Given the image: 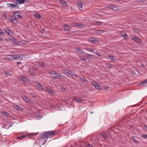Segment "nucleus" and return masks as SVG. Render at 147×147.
<instances>
[{"label":"nucleus","mask_w":147,"mask_h":147,"mask_svg":"<svg viewBox=\"0 0 147 147\" xmlns=\"http://www.w3.org/2000/svg\"><path fill=\"white\" fill-rule=\"evenodd\" d=\"M46 132L48 136V138L53 137L57 134V132L56 131H46Z\"/></svg>","instance_id":"nucleus-1"},{"label":"nucleus","mask_w":147,"mask_h":147,"mask_svg":"<svg viewBox=\"0 0 147 147\" xmlns=\"http://www.w3.org/2000/svg\"><path fill=\"white\" fill-rule=\"evenodd\" d=\"M13 15L17 19H18L22 18V14L20 12H15L13 13Z\"/></svg>","instance_id":"nucleus-2"},{"label":"nucleus","mask_w":147,"mask_h":147,"mask_svg":"<svg viewBox=\"0 0 147 147\" xmlns=\"http://www.w3.org/2000/svg\"><path fill=\"white\" fill-rule=\"evenodd\" d=\"M18 3L16 2L15 3H12L11 4H7V7H10L12 8H14L15 7H18V6L17 5L18 4Z\"/></svg>","instance_id":"nucleus-3"},{"label":"nucleus","mask_w":147,"mask_h":147,"mask_svg":"<svg viewBox=\"0 0 147 147\" xmlns=\"http://www.w3.org/2000/svg\"><path fill=\"white\" fill-rule=\"evenodd\" d=\"M20 80L22 81L27 82L28 81H30V80L28 78L23 76H21Z\"/></svg>","instance_id":"nucleus-4"},{"label":"nucleus","mask_w":147,"mask_h":147,"mask_svg":"<svg viewBox=\"0 0 147 147\" xmlns=\"http://www.w3.org/2000/svg\"><path fill=\"white\" fill-rule=\"evenodd\" d=\"M92 85L94 86L97 89H101V86L97 83L94 82V83L92 84Z\"/></svg>","instance_id":"nucleus-5"},{"label":"nucleus","mask_w":147,"mask_h":147,"mask_svg":"<svg viewBox=\"0 0 147 147\" xmlns=\"http://www.w3.org/2000/svg\"><path fill=\"white\" fill-rule=\"evenodd\" d=\"M64 73L65 74L67 75L68 76L73 75H72V72L69 70H64Z\"/></svg>","instance_id":"nucleus-6"},{"label":"nucleus","mask_w":147,"mask_h":147,"mask_svg":"<svg viewBox=\"0 0 147 147\" xmlns=\"http://www.w3.org/2000/svg\"><path fill=\"white\" fill-rule=\"evenodd\" d=\"M57 74V78L59 79H64L66 78V77L64 76L59 73H56Z\"/></svg>","instance_id":"nucleus-7"},{"label":"nucleus","mask_w":147,"mask_h":147,"mask_svg":"<svg viewBox=\"0 0 147 147\" xmlns=\"http://www.w3.org/2000/svg\"><path fill=\"white\" fill-rule=\"evenodd\" d=\"M47 134L46 131L45 133H42L40 135V137L41 138L43 139H46L48 138Z\"/></svg>","instance_id":"nucleus-8"},{"label":"nucleus","mask_w":147,"mask_h":147,"mask_svg":"<svg viewBox=\"0 0 147 147\" xmlns=\"http://www.w3.org/2000/svg\"><path fill=\"white\" fill-rule=\"evenodd\" d=\"M131 38L137 42L139 43L140 41V40L137 37L135 36L134 35L132 36Z\"/></svg>","instance_id":"nucleus-9"},{"label":"nucleus","mask_w":147,"mask_h":147,"mask_svg":"<svg viewBox=\"0 0 147 147\" xmlns=\"http://www.w3.org/2000/svg\"><path fill=\"white\" fill-rule=\"evenodd\" d=\"M104 32V31L100 30H95L94 32V34H100Z\"/></svg>","instance_id":"nucleus-10"},{"label":"nucleus","mask_w":147,"mask_h":147,"mask_svg":"<svg viewBox=\"0 0 147 147\" xmlns=\"http://www.w3.org/2000/svg\"><path fill=\"white\" fill-rule=\"evenodd\" d=\"M72 25L76 27H80V28L82 27V26H83V25L81 24L80 23H74L72 24Z\"/></svg>","instance_id":"nucleus-11"},{"label":"nucleus","mask_w":147,"mask_h":147,"mask_svg":"<svg viewBox=\"0 0 147 147\" xmlns=\"http://www.w3.org/2000/svg\"><path fill=\"white\" fill-rule=\"evenodd\" d=\"M93 24L96 26H98L102 24V23L98 21H95L93 22Z\"/></svg>","instance_id":"nucleus-12"},{"label":"nucleus","mask_w":147,"mask_h":147,"mask_svg":"<svg viewBox=\"0 0 147 147\" xmlns=\"http://www.w3.org/2000/svg\"><path fill=\"white\" fill-rule=\"evenodd\" d=\"M121 36L125 39H127L128 38V36L127 34L124 32H121Z\"/></svg>","instance_id":"nucleus-13"},{"label":"nucleus","mask_w":147,"mask_h":147,"mask_svg":"<svg viewBox=\"0 0 147 147\" xmlns=\"http://www.w3.org/2000/svg\"><path fill=\"white\" fill-rule=\"evenodd\" d=\"M78 7L80 10H83V5L81 2L78 3Z\"/></svg>","instance_id":"nucleus-14"},{"label":"nucleus","mask_w":147,"mask_h":147,"mask_svg":"<svg viewBox=\"0 0 147 147\" xmlns=\"http://www.w3.org/2000/svg\"><path fill=\"white\" fill-rule=\"evenodd\" d=\"M22 98L24 100L28 103H29L31 101L30 99L26 97L25 96H23L22 97Z\"/></svg>","instance_id":"nucleus-15"},{"label":"nucleus","mask_w":147,"mask_h":147,"mask_svg":"<svg viewBox=\"0 0 147 147\" xmlns=\"http://www.w3.org/2000/svg\"><path fill=\"white\" fill-rule=\"evenodd\" d=\"M36 86L39 88L40 90H43V88L42 87V85L39 83H36Z\"/></svg>","instance_id":"nucleus-16"},{"label":"nucleus","mask_w":147,"mask_h":147,"mask_svg":"<svg viewBox=\"0 0 147 147\" xmlns=\"http://www.w3.org/2000/svg\"><path fill=\"white\" fill-rule=\"evenodd\" d=\"M108 57L110 59L111 61L112 62L115 61V59L113 58V56L111 55H108Z\"/></svg>","instance_id":"nucleus-17"},{"label":"nucleus","mask_w":147,"mask_h":147,"mask_svg":"<svg viewBox=\"0 0 147 147\" xmlns=\"http://www.w3.org/2000/svg\"><path fill=\"white\" fill-rule=\"evenodd\" d=\"M92 42L95 43V44L96 45H98L99 44V42L98 40L94 38H92Z\"/></svg>","instance_id":"nucleus-18"},{"label":"nucleus","mask_w":147,"mask_h":147,"mask_svg":"<svg viewBox=\"0 0 147 147\" xmlns=\"http://www.w3.org/2000/svg\"><path fill=\"white\" fill-rule=\"evenodd\" d=\"M31 135V134H30V135H22V136H21L18 137L17 138V139H22V138H25V137H26V136L30 137V135Z\"/></svg>","instance_id":"nucleus-19"},{"label":"nucleus","mask_w":147,"mask_h":147,"mask_svg":"<svg viewBox=\"0 0 147 147\" xmlns=\"http://www.w3.org/2000/svg\"><path fill=\"white\" fill-rule=\"evenodd\" d=\"M56 73H58L55 71H53L52 73H51V74L52 76V77L54 78H57V74Z\"/></svg>","instance_id":"nucleus-20"},{"label":"nucleus","mask_w":147,"mask_h":147,"mask_svg":"<svg viewBox=\"0 0 147 147\" xmlns=\"http://www.w3.org/2000/svg\"><path fill=\"white\" fill-rule=\"evenodd\" d=\"M12 56V58L15 59H18L19 58H21V55H11Z\"/></svg>","instance_id":"nucleus-21"},{"label":"nucleus","mask_w":147,"mask_h":147,"mask_svg":"<svg viewBox=\"0 0 147 147\" xmlns=\"http://www.w3.org/2000/svg\"><path fill=\"white\" fill-rule=\"evenodd\" d=\"M14 107L18 111H21L22 110V108L16 105H14Z\"/></svg>","instance_id":"nucleus-22"},{"label":"nucleus","mask_w":147,"mask_h":147,"mask_svg":"<svg viewBox=\"0 0 147 147\" xmlns=\"http://www.w3.org/2000/svg\"><path fill=\"white\" fill-rule=\"evenodd\" d=\"M5 32L9 35L11 36L12 34V32L9 29H6Z\"/></svg>","instance_id":"nucleus-23"},{"label":"nucleus","mask_w":147,"mask_h":147,"mask_svg":"<svg viewBox=\"0 0 147 147\" xmlns=\"http://www.w3.org/2000/svg\"><path fill=\"white\" fill-rule=\"evenodd\" d=\"M64 27L65 30H66L67 31L70 28L69 26L67 24L64 25Z\"/></svg>","instance_id":"nucleus-24"},{"label":"nucleus","mask_w":147,"mask_h":147,"mask_svg":"<svg viewBox=\"0 0 147 147\" xmlns=\"http://www.w3.org/2000/svg\"><path fill=\"white\" fill-rule=\"evenodd\" d=\"M94 55H92V56H93L94 58H98V56H100V53H94Z\"/></svg>","instance_id":"nucleus-25"},{"label":"nucleus","mask_w":147,"mask_h":147,"mask_svg":"<svg viewBox=\"0 0 147 147\" xmlns=\"http://www.w3.org/2000/svg\"><path fill=\"white\" fill-rule=\"evenodd\" d=\"M146 84H147V80L141 82L139 85H144Z\"/></svg>","instance_id":"nucleus-26"},{"label":"nucleus","mask_w":147,"mask_h":147,"mask_svg":"<svg viewBox=\"0 0 147 147\" xmlns=\"http://www.w3.org/2000/svg\"><path fill=\"white\" fill-rule=\"evenodd\" d=\"M46 90L47 92L50 93H53V91L51 89L47 88H46Z\"/></svg>","instance_id":"nucleus-27"},{"label":"nucleus","mask_w":147,"mask_h":147,"mask_svg":"<svg viewBox=\"0 0 147 147\" xmlns=\"http://www.w3.org/2000/svg\"><path fill=\"white\" fill-rule=\"evenodd\" d=\"M111 9L115 11L117 10L118 9L117 7L115 6L112 5Z\"/></svg>","instance_id":"nucleus-28"},{"label":"nucleus","mask_w":147,"mask_h":147,"mask_svg":"<svg viewBox=\"0 0 147 147\" xmlns=\"http://www.w3.org/2000/svg\"><path fill=\"white\" fill-rule=\"evenodd\" d=\"M2 113L5 116H9V115H10L9 114L5 111H2Z\"/></svg>","instance_id":"nucleus-29"},{"label":"nucleus","mask_w":147,"mask_h":147,"mask_svg":"<svg viewBox=\"0 0 147 147\" xmlns=\"http://www.w3.org/2000/svg\"><path fill=\"white\" fill-rule=\"evenodd\" d=\"M16 2H17L18 3L21 4L23 3H24V1L25 0H16Z\"/></svg>","instance_id":"nucleus-30"},{"label":"nucleus","mask_w":147,"mask_h":147,"mask_svg":"<svg viewBox=\"0 0 147 147\" xmlns=\"http://www.w3.org/2000/svg\"><path fill=\"white\" fill-rule=\"evenodd\" d=\"M80 78L81 80H82L84 82H86V78L84 76H82L80 77Z\"/></svg>","instance_id":"nucleus-31"},{"label":"nucleus","mask_w":147,"mask_h":147,"mask_svg":"<svg viewBox=\"0 0 147 147\" xmlns=\"http://www.w3.org/2000/svg\"><path fill=\"white\" fill-rule=\"evenodd\" d=\"M12 22L14 24L17 23V21L15 18H13L11 20Z\"/></svg>","instance_id":"nucleus-32"},{"label":"nucleus","mask_w":147,"mask_h":147,"mask_svg":"<svg viewBox=\"0 0 147 147\" xmlns=\"http://www.w3.org/2000/svg\"><path fill=\"white\" fill-rule=\"evenodd\" d=\"M76 49H77V51L79 53H84V52L82 51L81 49L79 48H76Z\"/></svg>","instance_id":"nucleus-33"},{"label":"nucleus","mask_w":147,"mask_h":147,"mask_svg":"<svg viewBox=\"0 0 147 147\" xmlns=\"http://www.w3.org/2000/svg\"><path fill=\"white\" fill-rule=\"evenodd\" d=\"M102 136L103 138L105 140L108 138L107 135L105 134H102Z\"/></svg>","instance_id":"nucleus-34"},{"label":"nucleus","mask_w":147,"mask_h":147,"mask_svg":"<svg viewBox=\"0 0 147 147\" xmlns=\"http://www.w3.org/2000/svg\"><path fill=\"white\" fill-rule=\"evenodd\" d=\"M60 3L63 5H67V3L66 2H64V1L61 0Z\"/></svg>","instance_id":"nucleus-35"},{"label":"nucleus","mask_w":147,"mask_h":147,"mask_svg":"<svg viewBox=\"0 0 147 147\" xmlns=\"http://www.w3.org/2000/svg\"><path fill=\"white\" fill-rule=\"evenodd\" d=\"M35 17L36 18L40 19L41 18V16L39 14H35Z\"/></svg>","instance_id":"nucleus-36"},{"label":"nucleus","mask_w":147,"mask_h":147,"mask_svg":"<svg viewBox=\"0 0 147 147\" xmlns=\"http://www.w3.org/2000/svg\"><path fill=\"white\" fill-rule=\"evenodd\" d=\"M132 140L136 143H138V142L137 140H136L135 138L134 137H132Z\"/></svg>","instance_id":"nucleus-37"},{"label":"nucleus","mask_w":147,"mask_h":147,"mask_svg":"<svg viewBox=\"0 0 147 147\" xmlns=\"http://www.w3.org/2000/svg\"><path fill=\"white\" fill-rule=\"evenodd\" d=\"M80 99L77 97H74L73 98V100H76V102H78Z\"/></svg>","instance_id":"nucleus-38"},{"label":"nucleus","mask_w":147,"mask_h":147,"mask_svg":"<svg viewBox=\"0 0 147 147\" xmlns=\"http://www.w3.org/2000/svg\"><path fill=\"white\" fill-rule=\"evenodd\" d=\"M39 64L41 66L45 67V64L42 62L39 63Z\"/></svg>","instance_id":"nucleus-39"},{"label":"nucleus","mask_w":147,"mask_h":147,"mask_svg":"<svg viewBox=\"0 0 147 147\" xmlns=\"http://www.w3.org/2000/svg\"><path fill=\"white\" fill-rule=\"evenodd\" d=\"M5 73L6 75L9 76L11 75V74L8 71H5Z\"/></svg>","instance_id":"nucleus-40"},{"label":"nucleus","mask_w":147,"mask_h":147,"mask_svg":"<svg viewBox=\"0 0 147 147\" xmlns=\"http://www.w3.org/2000/svg\"><path fill=\"white\" fill-rule=\"evenodd\" d=\"M112 5L110 4L107 6V7L108 8H110L111 9Z\"/></svg>","instance_id":"nucleus-41"},{"label":"nucleus","mask_w":147,"mask_h":147,"mask_svg":"<svg viewBox=\"0 0 147 147\" xmlns=\"http://www.w3.org/2000/svg\"><path fill=\"white\" fill-rule=\"evenodd\" d=\"M142 136L144 138H147V135L145 134H143L142 135Z\"/></svg>","instance_id":"nucleus-42"},{"label":"nucleus","mask_w":147,"mask_h":147,"mask_svg":"<svg viewBox=\"0 0 147 147\" xmlns=\"http://www.w3.org/2000/svg\"><path fill=\"white\" fill-rule=\"evenodd\" d=\"M84 101V100H83L82 99H80L78 101V102L79 103H81L83 102Z\"/></svg>","instance_id":"nucleus-43"},{"label":"nucleus","mask_w":147,"mask_h":147,"mask_svg":"<svg viewBox=\"0 0 147 147\" xmlns=\"http://www.w3.org/2000/svg\"><path fill=\"white\" fill-rule=\"evenodd\" d=\"M29 94L30 95H31L32 97H35L36 96L35 94L32 93H30Z\"/></svg>","instance_id":"nucleus-44"},{"label":"nucleus","mask_w":147,"mask_h":147,"mask_svg":"<svg viewBox=\"0 0 147 147\" xmlns=\"http://www.w3.org/2000/svg\"><path fill=\"white\" fill-rule=\"evenodd\" d=\"M80 59L84 61H85L86 60V59L84 57H81Z\"/></svg>","instance_id":"nucleus-45"},{"label":"nucleus","mask_w":147,"mask_h":147,"mask_svg":"<svg viewBox=\"0 0 147 147\" xmlns=\"http://www.w3.org/2000/svg\"><path fill=\"white\" fill-rule=\"evenodd\" d=\"M0 34H1V36H3L4 34V33L1 30H0Z\"/></svg>","instance_id":"nucleus-46"},{"label":"nucleus","mask_w":147,"mask_h":147,"mask_svg":"<svg viewBox=\"0 0 147 147\" xmlns=\"http://www.w3.org/2000/svg\"><path fill=\"white\" fill-rule=\"evenodd\" d=\"M3 16L5 18H6L7 17V15L5 13H3Z\"/></svg>","instance_id":"nucleus-47"},{"label":"nucleus","mask_w":147,"mask_h":147,"mask_svg":"<svg viewBox=\"0 0 147 147\" xmlns=\"http://www.w3.org/2000/svg\"><path fill=\"white\" fill-rule=\"evenodd\" d=\"M91 55L88 54H86V56L88 58H91Z\"/></svg>","instance_id":"nucleus-48"},{"label":"nucleus","mask_w":147,"mask_h":147,"mask_svg":"<svg viewBox=\"0 0 147 147\" xmlns=\"http://www.w3.org/2000/svg\"><path fill=\"white\" fill-rule=\"evenodd\" d=\"M30 74L32 76H35L34 74L33 73H31Z\"/></svg>","instance_id":"nucleus-49"},{"label":"nucleus","mask_w":147,"mask_h":147,"mask_svg":"<svg viewBox=\"0 0 147 147\" xmlns=\"http://www.w3.org/2000/svg\"><path fill=\"white\" fill-rule=\"evenodd\" d=\"M22 63L20 62H17L16 64L17 65H20Z\"/></svg>","instance_id":"nucleus-50"},{"label":"nucleus","mask_w":147,"mask_h":147,"mask_svg":"<svg viewBox=\"0 0 147 147\" xmlns=\"http://www.w3.org/2000/svg\"><path fill=\"white\" fill-rule=\"evenodd\" d=\"M13 42L14 43H16V41H17V40H16V39L13 38Z\"/></svg>","instance_id":"nucleus-51"},{"label":"nucleus","mask_w":147,"mask_h":147,"mask_svg":"<svg viewBox=\"0 0 147 147\" xmlns=\"http://www.w3.org/2000/svg\"><path fill=\"white\" fill-rule=\"evenodd\" d=\"M87 50L88 51H89L90 52H91L92 51V49H87Z\"/></svg>","instance_id":"nucleus-52"},{"label":"nucleus","mask_w":147,"mask_h":147,"mask_svg":"<svg viewBox=\"0 0 147 147\" xmlns=\"http://www.w3.org/2000/svg\"><path fill=\"white\" fill-rule=\"evenodd\" d=\"M104 88L105 89H107L108 88V87L107 86H105V87H104Z\"/></svg>","instance_id":"nucleus-53"},{"label":"nucleus","mask_w":147,"mask_h":147,"mask_svg":"<svg viewBox=\"0 0 147 147\" xmlns=\"http://www.w3.org/2000/svg\"><path fill=\"white\" fill-rule=\"evenodd\" d=\"M5 59L6 60H9V58H8L7 57H6L5 58Z\"/></svg>","instance_id":"nucleus-54"},{"label":"nucleus","mask_w":147,"mask_h":147,"mask_svg":"<svg viewBox=\"0 0 147 147\" xmlns=\"http://www.w3.org/2000/svg\"><path fill=\"white\" fill-rule=\"evenodd\" d=\"M3 40V38L1 37H0V41H2Z\"/></svg>","instance_id":"nucleus-55"},{"label":"nucleus","mask_w":147,"mask_h":147,"mask_svg":"<svg viewBox=\"0 0 147 147\" xmlns=\"http://www.w3.org/2000/svg\"><path fill=\"white\" fill-rule=\"evenodd\" d=\"M46 142H47V141L46 140H45L44 141V143L43 144H44L45 143H46Z\"/></svg>","instance_id":"nucleus-56"},{"label":"nucleus","mask_w":147,"mask_h":147,"mask_svg":"<svg viewBox=\"0 0 147 147\" xmlns=\"http://www.w3.org/2000/svg\"><path fill=\"white\" fill-rule=\"evenodd\" d=\"M92 147V146L91 145H90L89 144V146H87V147Z\"/></svg>","instance_id":"nucleus-57"},{"label":"nucleus","mask_w":147,"mask_h":147,"mask_svg":"<svg viewBox=\"0 0 147 147\" xmlns=\"http://www.w3.org/2000/svg\"><path fill=\"white\" fill-rule=\"evenodd\" d=\"M144 126H145V127L146 128V129H147V127L146 126H145V125H144Z\"/></svg>","instance_id":"nucleus-58"},{"label":"nucleus","mask_w":147,"mask_h":147,"mask_svg":"<svg viewBox=\"0 0 147 147\" xmlns=\"http://www.w3.org/2000/svg\"><path fill=\"white\" fill-rule=\"evenodd\" d=\"M111 65H109V67H108V68H109L111 67Z\"/></svg>","instance_id":"nucleus-59"},{"label":"nucleus","mask_w":147,"mask_h":147,"mask_svg":"<svg viewBox=\"0 0 147 147\" xmlns=\"http://www.w3.org/2000/svg\"><path fill=\"white\" fill-rule=\"evenodd\" d=\"M74 76H76V77H77V75H76V74H75V75H74Z\"/></svg>","instance_id":"nucleus-60"},{"label":"nucleus","mask_w":147,"mask_h":147,"mask_svg":"<svg viewBox=\"0 0 147 147\" xmlns=\"http://www.w3.org/2000/svg\"><path fill=\"white\" fill-rule=\"evenodd\" d=\"M40 117H41V116H39L38 117V118H39Z\"/></svg>","instance_id":"nucleus-61"},{"label":"nucleus","mask_w":147,"mask_h":147,"mask_svg":"<svg viewBox=\"0 0 147 147\" xmlns=\"http://www.w3.org/2000/svg\"><path fill=\"white\" fill-rule=\"evenodd\" d=\"M134 71H133V72H132V73H134Z\"/></svg>","instance_id":"nucleus-62"},{"label":"nucleus","mask_w":147,"mask_h":147,"mask_svg":"<svg viewBox=\"0 0 147 147\" xmlns=\"http://www.w3.org/2000/svg\"><path fill=\"white\" fill-rule=\"evenodd\" d=\"M135 30H134V31H135Z\"/></svg>","instance_id":"nucleus-63"}]
</instances>
